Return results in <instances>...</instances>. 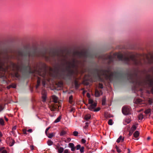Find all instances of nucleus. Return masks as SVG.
Instances as JSON below:
<instances>
[{
    "label": "nucleus",
    "mask_w": 153,
    "mask_h": 153,
    "mask_svg": "<svg viewBox=\"0 0 153 153\" xmlns=\"http://www.w3.org/2000/svg\"><path fill=\"white\" fill-rule=\"evenodd\" d=\"M50 127H49L48 128H47L45 131V133L46 134V135H47V133L48 131L49 130V129L50 128Z\"/></svg>",
    "instance_id": "nucleus-43"
},
{
    "label": "nucleus",
    "mask_w": 153,
    "mask_h": 153,
    "mask_svg": "<svg viewBox=\"0 0 153 153\" xmlns=\"http://www.w3.org/2000/svg\"><path fill=\"white\" fill-rule=\"evenodd\" d=\"M75 110V109L74 108H72L70 110H69V111L70 112H74Z\"/></svg>",
    "instance_id": "nucleus-38"
},
{
    "label": "nucleus",
    "mask_w": 153,
    "mask_h": 153,
    "mask_svg": "<svg viewBox=\"0 0 153 153\" xmlns=\"http://www.w3.org/2000/svg\"><path fill=\"white\" fill-rule=\"evenodd\" d=\"M74 56H76L79 59L83 58V62H86V58H94L93 55L91 53L87 51L81 52L76 51L74 52Z\"/></svg>",
    "instance_id": "nucleus-6"
},
{
    "label": "nucleus",
    "mask_w": 153,
    "mask_h": 153,
    "mask_svg": "<svg viewBox=\"0 0 153 153\" xmlns=\"http://www.w3.org/2000/svg\"><path fill=\"white\" fill-rule=\"evenodd\" d=\"M87 97L88 98H89L90 97V94L88 93L87 94Z\"/></svg>",
    "instance_id": "nucleus-52"
},
{
    "label": "nucleus",
    "mask_w": 153,
    "mask_h": 153,
    "mask_svg": "<svg viewBox=\"0 0 153 153\" xmlns=\"http://www.w3.org/2000/svg\"><path fill=\"white\" fill-rule=\"evenodd\" d=\"M11 86L13 88H15L16 87V85L15 84H12L11 85Z\"/></svg>",
    "instance_id": "nucleus-47"
},
{
    "label": "nucleus",
    "mask_w": 153,
    "mask_h": 153,
    "mask_svg": "<svg viewBox=\"0 0 153 153\" xmlns=\"http://www.w3.org/2000/svg\"><path fill=\"white\" fill-rule=\"evenodd\" d=\"M93 73L94 76L100 77L101 76H105L107 79L111 81L113 77H117L118 76H122L123 74L117 72H112L109 68L107 70L101 69L99 70L98 68H94L93 70Z\"/></svg>",
    "instance_id": "nucleus-3"
},
{
    "label": "nucleus",
    "mask_w": 153,
    "mask_h": 153,
    "mask_svg": "<svg viewBox=\"0 0 153 153\" xmlns=\"http://www.w3.org/2000/svg\"><path fill=\"white\" fill-rule=\"evenodd\" d=\"M66 134V132L65 131L62 130L60 132V135L61 136H63L65 134Z\"/></svg>",
    "instance_id": "nucleus-25"
},
{
    "label": "nucleus",
    "mask_w": 153,
    "mask_h": 153,
    "mask_svg": "<svg viewBox=\"0 0 153 153\" xmlns=\"http://www.w3.org/2000/svg\"><path fill=\"white\" fill-rule=\"evenodd\" d=\"M63 153H71L70 151L68 149H66L64 150V151Z\"/></svg>",
    "instance_id": "nucleus-31"
},
{
    "label": "nucleus",
    "mask_w": 153,
    "mask_h": 153,
    "mask_svg": "<svg viewBox=\"0 0 153 153\" xmlns=\"http://www.w3.org/2000/svg\"><path fill=\"white\" fill-rule=\"evenodd\" d=\"M90 123V122H88L85 123V125H88Z\"/></svg>",
    "instance_id": "nucleus-56"
},
{
    "label": "nucleus",
    "mask_w": 153,
    "mask_h": 153,
    "mask_svg": "<svg viewBox=\"0 0 153 153\" xmlns=\"http://www.w3.org/2000/svg\"><path fill=\"white\" fill-rule=\"evenodd\" d=\"M125 76L129 82L133 84L134 88L142 87L148 89L147 91L153 94V76L150 74L146 75L145 79H142L139 76L137 73L134 71L126 73Z\"/></svg>",
    "instance_id": "nucleus-2"
},
{
    "label": "nucleus",
    "mask_w": 153,
    "mask_h": 153,
    "mask_svg": "<svg viewBox=\"0 0 153 153\" xmlns=\"http://www.w3.org/2000/svg\"><path fill=\"white\" fill-rule=\"evenodd\" d=\"M22 131H23V133L24 134H27V130L26 129H23L22 130Z\"/></svg>",
    "instance_id": "nucleus-44"
},
{
    "label": "nucleus",
    "mask_w": 153,
    "mask_h": 153,
    "mask_svg": "<svg viewBox=\"0 0 153 153\" xmlns=\"http://www.w3.org/2000/svg\"><path fill=\"white\" fill-rule=\"evenodd\" d=\"M53 136V133H50L49 134L48 137L49 138H51Z\"/></svg>",
    "instance_id": "nucleus-39"
},
{
    "label": "nucleus",
    "mask_w": 153,
    "mask_h": 153,
    "mask_svg": "<svg viewBox=\"0 0 153 153\" xmlns=\"http://www.w3.org/2000/svg\"><path fill=\"white\" fill-rule=\"evenodd\" d=\"M151 110L150 109H148L146 110L145 111V113L146 114H148L151 112Z\"/></svg>",
    "instance_id": "nucleus-27"
},
{
    "label": "nucleus",
    "mask_w": 153,
    "mask_h": 153,
    "mask_svg": "<svg viewBox=\"0 0 153 153\" xmlns=\"http://www.w3.org/2000/svg\"><path fill=\"white\" fill-rule=\"evenodd\" d=\"M85 91H83V92H82V94L83 95H84V94H85Z\"/></svg>",
    "instance_id": "nucleus-63"
},
{
    "label": "nucleus",
    "mask_w": 153,
    "mask_h": 153,
    "mask_svg": "<svg viewBox=\"0 0 153 153\" xmlns=\"http://www.w3.org/2000/svg\"><path fill=\"white\" fill-rule=\"evenodd\" d=\"M4 120L2 118H0V124L2 126H4Z\"/></svg>",
    "instance_id": "nucleus-21"
},
{
    "label": "nucleus",
    "mask_w": 153,
    "mask_h": 153,
    "mask_svg": "<svg viewBox=\"0 0 153 153\" xmlns=\"http://www.w3.org/2000/svg\"><path fill=\"white\" fill-rule=\"evenodd\" d=\"M27 131L30 132H31L32 131V129H30L27 130Z\"/></svg>",
    "instance_id": "nucleus-55"
},
{
    "label": "nucleus",
    "mask_w": 153,
    "mask_h": 153,
    "mask_svg": "<svg viewBox=\"0 0 153 153\" xmlns=\"http://www.w3.org/2000/svg\"><path fill=\"white\" fill-rule=\"evenodd\" d=\"M61 119V116H60L59 117L54 121L55 123H57L60 121Z\"/></svg>",
    "instance_id": "nucleus-20"
},
{
    "label": "nucleus",
    "mask_w": 153,
    "mask_h": 153,
    "mask_svg": "<svg viewBox=\"0 0 153 153\" xmlns=\"http://www.w3.org/2000/svg\"><path fill=\"white\" fill-rule=\"evenodd\" d=\"M64 151V148L61 147H60L58 150V152L59 153H62Z\"/></svg>",
    "instance_id": "nucleus-17"
},
{
    "label": "nucleus",
    "mask_w": 153,
    "mask_h": 153,
    "mask_svg": "<svg viewBox=\"0 0 153 153\" xmlns=\"http://www.w3.org/2000/svg\"><path fill=\"white\" fill-rule=\"evenodd\" d=\"M30 148L31 150H33L34 149V146L33 145L30 146Z\"/></svg>",
    "instance_id": "nucleus-48"
},
{
    "label": "nucleus",
    "mask_w": 153,
    "mask_h": 153,
    "mask_svg": "<svg viewBox=\"0 0 153 153\" xmlns=\"http://www.w3.org/2000/svg\"><path fill=\"white\" fill-rule=\"evenodd\" d=\"M13 57L12 55H9L6 51H0V70L5 71L8 68L7 65L8 60Z\"/></svg>",
    "instance_id": "nucleus-5"
},
{
    "label": "nucleus",
    "mask_w": 153,
    "mask_h": 153,
    "mask_svg": "<svg viewBox=\"0 0 153 153\" xmlns=\"http://www.w3.org/2000/svg\"><path fill=\"white\" fill-rule=\"evenodd\" d=\"M60 147H59V146H56V149L58 150L60 148Z\"/></svg>",
    "instance_id": "nucleus-64"
},
{
    "label": "nucleus",
    "mask_w": 153,
    "mask_h": 153,
    "mask_svg": "<svg viewBox=\"0 0 153 153\" xmlns=\"http://www.w3.org/2000/svg\"><path fill=\"white\" fill-rule=\"evenodd\" d=\"M73 135L75 136H78V132L77 131H74L73 132Z\"/></svg>",
    "instance_id": "nucleus-33"
},
{
    "label": "nucleus",
    "mask_w": 153,
    "mask_h": 153,
    "mask_svg": "<svg viewBox=\"0 0 153 153\" xmlns=\"http://www.w3.org/2000/svg\"><path fill=\"white\" fill-rule=\"evenodd\" d=\"M15 76L16 78H19L20 75L18 72H16L15 73Z\"/></svg>",
    "instance_id": "nucleus-35"
},
{
    "label": "nucleus",
    "mask_w": 153,
    "mask_h": 153,
    "mask_svg": "<svg viewBox=\"0 0 153 153\" xmlns=\"http://www.w3.org/2000/svg\"><path fill=\"white\" fill-rule=\"evenodd\" d=\"M117 151L119 153L121 152V151L119 148L117 149Z\"/></svg>",
    "instance_id": "nucleus-50"
},
{
    "label": "nucleus",
    "mask_w": 153,
    "mask_h": 153,
    "mask_svg": "<svg viewBox=\"0 0 153 153\" xmlns=\"http://www.w3.org/2000/svg\"><path fill=\"white\" fill-rule=\"evenodd\" d=\"M105 101H106L105 98L104 97H103L102 99V105H105Z\"/></svg>",
    "instance_id": "nucleus-23"
},
{
    "label": "nucleus",
    "mask_w": 153,
    "mask_h": 153,
    "mask_svg": "<svg viewBox=\"0 0 153 153\" xmlns=\"http://www.w3.org/2000/svg\"><path fill=\"white\" fill-rule=\"evenodd\" d=\"M16 129V126H14L12 128L13 130H15Z\"/></svg>",
    "instance_id": "nucleus-53"
},
{
    "label": "nucleus",
    "mask_w": 153,
    "mask_h": 153,
    "mask_svg": "<svg viewBox=\"0 0 153 153\" xmlns=\"http://www.w3.org/2000/svg\"><path fill=\"white\" fill-rule=\"evenodd\" d=\"M2 136V134L0 132V137H1Z\"/></svg>",
    "instance_id": "nucleus-62"
},
{
    "label": "nucleus",
    "mask_w": 153,
    "mask_h": 153,
    "mask_svg": "<svg viewBox=\"0 0 153 153\" xmlns=\"http://www.w3.org/2000/svg\"><path fill=\"white\" fill-rule=\"evenodd\" d=\"M81 147V145L79 144L77 145L76 147L77 150L80 149Z\"/></svg>",
    "instance_id": "nucleus-36"
},
{
    "label": "nucleus",
    "mask_w": 153,
    "mask_h": 153,
    "mask_svg": "<svg viewBox=\"0 0 153 153\" xmlns=\"http://www.w3.org/2000/svg\"><path fill=\"white\" fill-rule=\"evenodd\" d=\"M73 96L71 95L69 97V102L71 103H72V102Z\"/></svg>",
    "instance_id": "nucleus-24"
},
{
    "label": "nucleus",
    "mask_w": 153,
    "mask_h": 153,
    "mask_svg": "<svg viewBox=\"0 0 153 153\" xmlns=\"http://www.w3.org/2000/svg\"><path fill=\"white\" fill-rule=\"evenodd\" d=\"M1 153H7V152L5 150H4L2 151Z\"/></svg>",
    "instance_id": "nucleus-49"
},
{
    "label": "nucleus",
    "mask_w": 153,
    "mask_h": 153,
    "mask_svg": "<svg viewBox=\"0 0 153 153\" xmlns=\"http://www.w3.org/2000/svg\"><path fill=\"white\" fill-rule=\"evenodd\" d=\"M97 105V103L96 102H94L93 104H91V105L88 106V108L91 111H94L95 108L96 107Z\"/></svg>",
    "instance_id": "nucleus-10"
},
{
    "label": "nucleus",
    "mask_w": 153,
    "mask_h": 153,
    "mask_svg": "<svg viewBox=\"0 0 153 153\" xmlns=\"http://www.w3.org/2000/svg\"><path fill=\"white\" fill-rule=\"evenodd\" d=\"M131 121L129 119H126L125 120V122L127 123H129Z\"/></svg>",
    "instance_id": "nucleus-41"
},
{
    "label": "nucleus",
    "mask_w": 153,
    "mask_h": 153,
    "mask_svg": "<svg viewBox=\"0 0 153 153\" xmlns=\"http://www.w3.org/2000/svg\"><path fill=\"white\" fill-rule=\"evenodd\" d=\"M138 118L139 120H142L143 118V115L141 114H140L138 116Z\"/></svg>",
    "instance_id": "nucleus-30"
},
{
    "label": "nucleus",
    "mask_w": 153,
    "mask_h": 153,
    "mask_svg": "<svg viewBox=\"0 0 153 153\" xmlns=\"http://www.w3.org/2000/svg\"><path fill=\"white\" fill-rule=\"evenodd\" d=\"M3 109L2 106L1 105H0V112Z\"/></svg>",
    "instance_id": "nucleus-51"
},
{
    "label": "nucleus",
    "mask_w": 153,
    "mask_h": 153,
    "mask_svg": "<svg viewBox=\"0 0 153 153\" xmlns=\"http://www.w3.org/2000/svg\"><path fill=\"white\" fill-rule=\"evenodd\" d=\"M74 85L76 88H77L79 87V84L78 82L76 80L74 81Z\"/></svg>",
    "instance_id": "nucleus-22"
},
{
    "label": "nucleus",
    "mask_w": 153,
    "mask_h": 153,
    "mask_svg": "<svg viewBox=\"0 0 153 153\" xmlns=\"http://www.w3.org/2000/svg\"><path fill=\"white\" fill-rule=\"evenodd\" d=\"M19 55L22 57H27L28 62L27 66L22 65L19 66L16 65L17 70L20 71L23 74L28 73L34 74L36 73L41 76V72L46 66L45 64L39 62L33 67V69L32 70L29 65V60L30 57L33 58L35 57H41L44 59L45 60L49 62H55L56 61L58 63L64 64L65 63L68 65V68L66 69L67 73L65 74L64 69L61 70L60 73V76L62 78L65 80H71L72 78L74 73V71L71 68L77 69L79 67L78 63L80 62L74 58L72 59V62L67 61L65 58L66 56L63 54H60L56 51H48L46 50H38L33 49L31 51L25 50L19 51L18 52Z\"/></svg>",
    "instance_id": "nucleus-1"
},
{
    "label": "nucleus",
    "mask_w": 153,
    "mask_h": 153,
    "mask_svg": "<svg viewBox=\"0 0 153 153\" xmlns=\"http://www.w3.org/2000/svg\"><path fill=\"white\" fill-rule=\"evenodd\" d=\"M4 149V148L3 147L0 148V151H1L2 150H3V149Z\"/></svg>",
    "instance_id": "nucleus-60"
},
{
    "label": "nucleus",
    "mask_w": 153,
    "mask_h": 153,
    "mask_svg": "<svg viewBox=\"0 0 153 153\" xmlns=\"http://www.w3.org/2000/svg\"><path fill=\"white\" fill-rule=\"evenodd\" d=\"M45 81H43L42 82V84L44 86L45 85Z\"/></svg>",
    "instance_id": "nucleus-61"
},
{
    "label": "nucleus",
    "mask_w": 153,
    "mask_h": 153,
    "mask_svg": "<svg viewBox=\"0 0 153 153\" xmlns=\"http://www.w3.org/2000/svg\"><path fill=\"white\" fill-rule=\"evenodd\" d=\"M67 140L68 142H70L71 140V138H68L67 139Z\"/></svg>",
    "instance_id": "nucleus-54"
},
{
    "label": "nucleus",
    "mask_w": 153,
    "mask_h": 153,
    "mask_svg": "<svg viewBox=\"0 0 153 153\" xmlns=\"http://www.w3.org/2000/svg\"><path fill=\"white\" fill-rule=\"evenodd\" d=\"M131 110V109L130 107L124 106L123 107L122 111L124 114L127 115L130 114Z\"/></svg>",
    "instance_id": "nucleus-9"
},
{
    "label": "nucleus",
    "mask_w": 153,
    "mask_h": 153,
    "mask_svg": "<svg viewBox=\"0 0 153 153\" xmlns=\"http://www.w3.org/2000/svg\"><path fill=\"white\" fill-rule=\"evenodd\" d=\"M69 147L71 148L72 147L74 146V144L72 143H70L68 144Z\"/></svg>",
    "instance_id": "nucleus-34"
},
{
    "label": "nucleus",
    "mask_w": 153,
    "mask_h": 153,
    "mask_svg": "<svg viewBox=\"0 0 153 153\" xmlns=\"http://www.w3.org/2000/svg\"><path fill=\"white\" fill-rule=\"evenodd\" d=\"M91 118V116L89 114L85 115L84 117L85 119L87 120H88L90 119Z\"/></svg>",
    "instance_id": "nucleus-16"
},
{
    "label": "nucleus",
    "mask_w": 153,
    "mask_h": 153,
    "mask_svg": "<svg viewBox=\"0 0 153 153\" xmlns=\"http://www.w3.org/2000/svg\"><path fill=\"white\" fill-rule=\"evenodd\" d=\"M101 92V91L100 90L99 91L97 90H96L95 91V96L96 97H98L100 96V92Z\"/></svg>",
    "instance_id": "nucleus-13"
},
{
    "label": "nucleus",
    "mask_w": 153,
    "mask_h": 153,
    "mask_svg": "<svg viewBox=\"0 0 153 153\" xmlns=\"http://www.w3.org/2000/svg\"><path fill=\"white\" fill-rule=\"evenodd\" d=\"M4 118L5 119V120L6 121H7L8 120V118H7L5 116H4Z\"/></svg>",
    "instance_id": "nucleus-57"
},
{
    "label": "nucleus",
    "mask_w": 153,
    "mask_h": 153,
    "mask_svg": "<svg viewBox=\"0 0 153 153\" xmlns=\"http://www.w3.org/2000/svg\"><path fill=\"white\" fill-rule=\"evenodd\" d=\"M88 102L89 104H93L94 101L92 100L91 99H89L88 101Z\"/></svg>",
    "instance_id": "nucleus-37"
},
{
    "label": "nucleus",
    "mask_w": 153,
    "mask_h": 153,
    "mask_svg": "<svg viewBox=\"0 0 153 153\" xmlns=\"http://www.w3.org/2000/svg\"><path fill=\"white\" fill-rule=\"evenodd\" d=\"M76 148V147L74 146L71 149V151L73 152L75 151Z\"/></svg>",
    "instance_id": "nucleus-45"
},
{
    "label": "nucleus",
    "mask_w": 153,
    "mask_h": 153,
    "mask_svg": "<svg viewBox=\"0 0 153 153\" xmlns=\"http://www.w3.org/2000/svg\"><path fill=\"white\" fill-rule=\"evenodd\" d=\"M147 62H146L144 59L143 60L144 64H145L147 63L149 64H151L153 63V59L152 58L150 59L149 57H147Z\"/></svg>",
    "instance_id": "nucleus-11"
},
{
    "label": "nucleus",
    "mask_w": 153,
    "mask_h": 153,
    "mask_svg": "<svg viewBox=\"0 0 153 153\" xmlns=\"http://www.w3.org/2000/svg\"><path fill=\"white\" fill-rule=\"evenodd\" d=\"M99 87L100 88L102 89L103 87L102 84L100 83L99 84Z\"/></svg>",
    "instance_id": "nucleus-46"
},
{
    "label": "nucleus",
    "mask_w": 153,
    "mask_h": 153,
    "mask_svg": "<svg viewBox=\"0 0 153 153\" xmlns=\"http://www.w3.org/2000/svg\"><path fill=\"white\" fill-rule=\"evenodd\" d=\"M47 143L49 146H51L53 144V142L51 140H49L47 141Z\"/></svg>",
    "instance_id": "nucleus-26"
},
{
    "label": "nucleus",
    "mask_w": 153,
    "mask_h": 153,
    "mask_svg": "<svg viewBox=\"0 0 153 153\" xmlns=\"http://www.w3.org/2000/svg\"><path fill=\"white\" fill-rule=\"evenodd\" d=\"M136 102H140V100H137Z\"/></svg>",
    "instance_id": "nucleus-59"
},
{
    "label": "nucleus",
    "mask_w": 153,
    "mask_h": 153,
    "mask_svg": "<svg viewBox=\"0 0 153 153\" xmlns=\"http://www.w3.org/2000/svg\"><path fill=\"white\" fill-rule=\"evenodd\" d=\"M100 107H98L96 109H95L94 111H98L100 110Z\"/></svg>",
    "instance_id": "nucleus-42"
},
{
    "label": "nucleus",
    "mask_w": 153,
    "mask_h": 153,
    "mask_svg": "<svg viewBox=\"0 0 153 153\" xmlns=\"http://www.w3.org/2000/svg\"><path fill=\"white\" fill-rule=\"evenodd\" d=\"M117 58L119 61H123L125 64L130 65L132 64L136 66H141L143 65L142 60L137 59L134 55H130L129 57L124 56L122 54L117 55Z\"/></svg>",
    "instance_id": "nucleus-4"
},
{
    "label": "nucleus",
    "mask_w": 153,
    "mask_h": 153,
    "mask_svg": "<svg viewBox=\"0 0 153 153\" xmlns=\"http://www.w3.org/2000/svg\"><path fill=\"white\" fill-rule=\"evenodd\" d=\"M42 101L43 102H45V101L46 100V95L45 93L44 94L43 93V92H42Z\"/></svg>",
    "instance_id": "nucleus-14"
},
{
    "label": "nucleus",
    "mask_w": 153,
    "mask_h": 153,
    "mask_svg": "<svg viewBox=\"0 0 153 153\" xmlns=\"http://www.w3.org/2000/svg\"><path fill=\"white\" fill-rule=\"evenodd\" d=\"M15 142V140H12V142H10V146H12L14 144Z\"/></svg>",
    "instance_id": "nucleus-29"
},
{
    "label": "nucleus",
    "mask_w": 153,
    "mask_h": 153,
    "mask_svg": "<svg viewBox=\"0 0 153 153\" xmlns=\"http://www.w3.org/2000/svg\"><path fill=\"white\" fill-rule=\"evenodd\" d=\"M88 125H86L84 127V128L85 129H87L88 128Z\"/></svg>",
    "instance_id": "nucleus-58"
},
{
    "label": "nucleus",
    "mask_w": 153,
    "mask_h": 153,
    "mask_svg": "<svg viewBox=\"0 0 153 153\" xmlns=\"http://www.w3.org/2000/svg\"><path fill=\"white\" fill-rule=\"evenodd\" d=\"M124 138H122V137L121 136H120L117 139V142L118 143L120 142L121 140H122V141L124 140Z\"/></svg>",
    "instance_id": "nucleus-18"
},
{
    "label": "nucleus",
    "mask_w": 153,
    "mask_h": 153,
    "mask_svg": "<svg viewBox=\"0 0 153 153\" xmlns=\"http://www.w3.org/2000/svg\"><path fill=\"white\" fill-rule=\"evenodd\" d=\"M41 79L40 78L38 77L37 80V85L36 86V88H37L40 85Z\"/></svg>",
    "instance_id": "nucleus-15"
},
{
    "label": "nucleus",
    "mask_w": 153,
    "mask_h": 153,
    "mask_svg": "<svg viewBox=\"0 0 153 153\" xmlns=\"http://www.w3.org/2000/svg\"><path fill=\"white\" fill-rule=\"evenodd\" d=\"M52 101H51L48 104L49 108L52 111H55L59 107V106L57 104L58 102V98L55 95H53L52 97Z\"/></svg>",
    "instance_id": "nucleus-7"
},
{
    "label": "nucleus",
    "mask_w": 153,
    "mask_h": 153,
    "mask_svg": "<svg viewBox=\"0 0 153 153\" xmlns=\"http://www.w3.org/2000/svg\"><path fill=\"white\" fill-rule=\"evenodd\" d=\"M84 147L83 146L80 149V151L81 153H83L84 152Z\"/></svg>",
    "instance_id": "nucleus-32"
},
{
    "label": "nucleus",
    "mask_w": 153,
    "mask_h": 153,
    "mask_svg": "<svg viewBox=\"0 0 153 153\" xmlns=\"http://www.w3.org/2000/svg\"><path fill=\"white\" fill-rule=\"evenodd\" d=\"M108 123L109 125H112L113 124L112 120L111 119H110L108 121Z\"/></svg>",
    "instance_id": "nucleus-28"
},
{
    "label": "nucleus",
    "mask_w": 153,
    "mask_h": 153,
    "mask_svg": "<svg viewBox=\"0 0 153 153\" xmlns=\"http://www.w3.org/2000/svg\"><path fill=\"white\" fill-rule=\"evenodd\" d=\"M86 140L84 139H82L81 140V142L82 143L84 144L86 142Z\"/></svg>",
    "instance_id": "nucleus-40"
},
{
    "label": "nucleus",
    "mask_w": 153,
    "mask_h": 153,
    "mask_svg": "<svg viewBox=\"0 0 153 153\" xmlns=\"http://www.w3.org/2000/svg\"><path fill=\"white\" fill-rule=\"evenodd\" d=\"M136 127L135 125H133L131 128V129L129 131V135L131 136L133 132L136 129Z\"/></svg>",
    "instance_id": "nucleus-12"
},
{
    "label": "nucleus",
    "mask_w": 153,
    "mask_h": 153,
    "mask_svg": "<svg viewBox=\"0 0 153 153\" xmlns=\"http://www.w3.org/2000/svg\"><path fill=\"white\" fill-rule=\"evenodd\" d=\"M139 132L138 131H136L134 133V137L136 138L137 137L139 136Z\"/></svg>",
    "instance_id": "nucleus-19"
},
{
    "label": "nucleus",
    "mask_w": 153,
    "mask_h": 153,
    "mask_svg": "<svg viewBox=\"0 0 153 153\" xmlns=\"http://www.w3.org/2000/svg\"><path fill=\"white\" fill-rule=\"evenodd\" d=\"M102 61L104 62L107 63L109 65L113 62L116 58L111 55H107L102 57Z\"/></svg>",
    "instance_id": "nucleus-8"
}]
</instances>
